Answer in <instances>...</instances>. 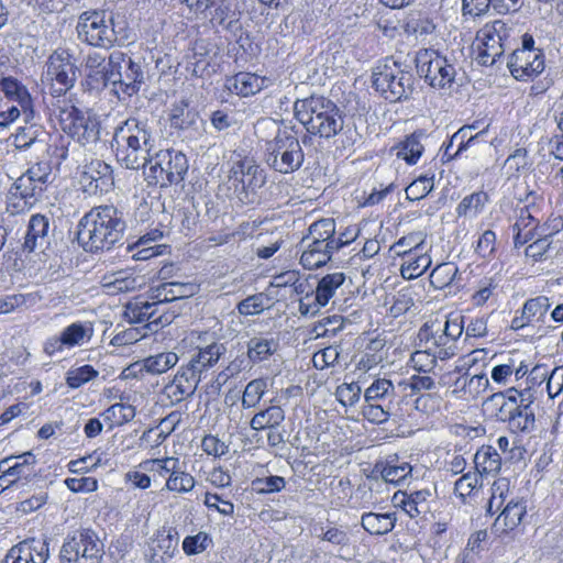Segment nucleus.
<instances>
[{
  "label": "nucleus",
  "instance_id": "f257e3e1",
  "mask_svg": "<svg viewBox=\"0 0 563 563\" xmlns=\"http://www.w3.org/2000/svg\"><path fill=\"white\" fill-rule=\"evenodd\" d=\"M114 140L118 162L128 169L143 168L148 186L167 188L184 181L189 168L187 156L173 148L151 154L154 136L147 121L128 119L117 129Z\"/></svg>",
  "mask_w": 563,
  "mask_h": 563
},
{
  "label": "nucleus",
  "instance_id": "f03ea898",
  "mask_svg": "<svg viewBox=\"0 0 563 563\" xmlns=\"http://www.w3.org/2000/svg\"><path fill=\"white\" fill-rule=\"evenodd\" d=\"M125 229L123 211L113 205H101L79 220L77 241L86 252L108 251L122 240Z\"/></svg>",
  "mask_w": 563,
  "mask_h": 563
},
{
  "label": "nucleus",
  "instance_id": "7ed1b4c3",
  "mask_svg": "<svg viewBox=\"0 0 563 563\" xmlns=\"http://www.w3.org/2000/svg\"><path fill=\"white\" fill-rule=\"evenodd\" d=\"M296 119L307 132L322 139H331L342 130L343 114L339 107L322 96L297 100L294 106Z\"/></svg>",
  "mask_w": 563,
  "mask_h": 563
},
{
  "label": "nucleus",
  "instance_id": "20e7f679",
  "mask_svg": "<svg viewBox=\"0 0 563 563\" xmlns=\"http://www.w3.org/2000/svg\"><path fill=\"white\" fill-rule=\"evenodd\" d=\"M399 383L387 378L375 379L364 391L363 417L371 423L380 424L396 416L404 402V391Z\"/></svg>",
  "mask_w": 563,
  "mask_h": 563
},
{
  "label": "nucleus",
  "instance_id": "39448f33",
  "mask_svg": "<svg viewBox=\"0 0 563 563\" xmlns=\"http://www.w3.org/2000/svg\"><path fill=\"white\" fill-rule=\"evenodd\" d=\"M490 490L492 495L486 512L490 516L499 512L492 530L498 536L506 534L521 523L527 514L526 500L519 497H510V482L506 477L496 479Z\"/></svg>",
  "mask_w": 563,
  "mask_h": 563
},
{
  "label": "nucleus",
  "instance_id": "423d86ee",
  "mask_svg": "<svg viewBox=\"0 0 563 563\" xmlns=\"http://www.w3.org/2000/svg\"><path fill=\"white\" fill-rule=\"evenodd\" d=\"M372 77L376 91L389 102L407 100L413 91V75L393 57L377 65Z\"/></svg>",
  "mask_w": 563,
  "mask_h": 563
},
{
  "label": "nucleus",
  "instance_id": "0eeeda50",
  "mask_svg": "<svg viewBox=\"0 0 563 563\" xmlns=\"http://www.w3.org/2000/svg\"><path fill=\"white\" fill-rule=\"evenodd\" d=\"M76 31L82 43L106 49L113 47L121 34V29H118L112 14L97 10L82 12Z\"/></svg>",
  "mask_w": 563,
  "mask_h": 563
},
{
  "label": "nucleus",
  "instance_id": "6e6552de",
  "mask_svg": "<svg viewBox=\"0 0 563 563\" xmlns=\"http://www.w3.org/2000/svg\"><path fill=\"white\" fill-rule=\"evenodd\" d=\"M230 180L242 205L251 206L260 202L258 190L266 184V174L255 159L244 157L233 163Z\"/></svg>",
  "mask_w": 563,
  "mask_h": 563
},
{
  "label": "nucleus",
  "instance_id": "1a4fd4ad",
  "mask_svg": "<svg viewBox=\"0 0 563 563\" xmlns=\"http://www.w3.org/2000/svg\"><path fill=\"white\" fill-rule=\"evenodd\" d=\"M103 543L92 529H78L67 534L59 552L60 563H101Z\"/></svg>",
  "mask_w": 563,
  "mask_h": 563
},
{
  "label": "nucleus",
  "instance_id": "9d476101",
  "mask_svg": "<svg viewBox=\"0 0 563 563\" xmlns=\"http://www.w3.org/2000/svg\"><path fill=\"white\" fill-rule=\"evenodd\" d=\"M305 159L299 140L287 131L278 132L266 143L265 162L276 172L289 174L298 170Z\"/></svg>",
  "mask_w": 563,
  "mask_h": 563
},
{
  "label": "nucleus",
  "instance_id": "9b49d317",
  "mask_svg": "<svg viewBox=\"0 0 563 563\" xmlns=\"http://www.w3.org/2000/svg\"><path fill=\"white\" fill-rule=\"evenodd\" d=\"M143 81L144 71L140 63L120 51H114L109 55L103 85H119L124 93L132 96L140 90Z\"/></svg>",
  "mask_w": 563,
  "mask_h": 563
},
{
  "label": "nucleus",
  "instance_id": "f8f14e48",
  "mask_svg": "<svg viewBox=\"0 0 563 563\" xmlns=\"http://www.w3.org/2000/svg\"><path fill=\"white\" fill-rule=\"evenodd\" d=\"M415 63L419 76L432 87L444 88L454 81L455 67L433 48L419 49Z\"/></svg>",
  "mask_w": 563,
  "mask_h": 563
},
{
  "label": "nucleus",
  "instance_id": "ddd939ff",
  "mask_svg": "<svg viewBox=\"0 0 563 563\" xmlns=\"http://www.w3.org/2000/svg\"><path fill=\"white\" fill-rule=\"evenodd\" d=\"M60 129L81 145L95 144L99 140L100 124L96 118L86 115L74 106L59 111Z\"/></svg>",
  "mask_w": 563,
  "mask_h": 563
},
{
  "label": "nucleus",
  "instance_id": "4468645a",
  "mask_svg": "<svg viewBox=\"0 0 563 563\" xmlns=\"http://www.w3.org/2000/svg\"><path fill=\"white\" fill-rule=\"evenodd\" d=\"M124 314L130 323H144L143 328L152 332L170 324L177 316L175 311L164 309L158 300L129 302Z\"/></svg>",
  "mask_w": 563,
  "mask_h": 563
},
{
  "label": "nucleus",
  "instance_id": "2eb2a0df",
  "mask_svg": "<svg viewBox=\"0 0 563 563\" xmlns=\"http://www.w3.org/2000/svg\"><path fill=\"white\" fill-rule=\"evenodd\" d=\"M46 78L52 81L53 91L63 95L74 87L77 79V66L67 48H57L46 63Z\"/></svg>",
  "mask_w": 563,
  "mask_h": 563
},
{
  "label": "nucleus",
  "instance_id": "dca6fc26",
  "mask_svg": "<svg viewBox=\"0 0 563 563\" xmlns=\"http://www.w3.org/2000/svg\"><path fill=\"white\" fill-rule=\"evenodd\" d=\"M53 181L52 167L48 163L41 162L32 165L12 184L14 192L24 199L37 202L42 199L48 185Z\"/></svg>",
  "mask_w": 563,
  "mask_h": 563
},
{
  "label": "nucleus",
  "instance_id": "f3484780",
  "mask_svg": "<svg viewBox=\"0 0 563 563\" xmlns=\"http://www.w3.org/2000/svg\"><path fill=\"white\" fill-rule=\"evenodd\" d=\"M507 37V26L503 21H494L482 30V43L478 45L476 60L483 66H493L505 52L504 41Z\"/></svg>",
  "mask_w": 563,
  "mask_h": 563
},
{
  "label": "nucleus",
  "instance_id": "a211bd4d",
  "mask_svg": "<svg viewBox=\"0 0 563 563\" xmlns=\"http://www.w3.org/2000/svg\"><path fill=\"white\" fill-rule=\"evenodd\" d=\"M177 551V532L173 529L162 528L145 543L143 559L147 563H168Z\"/></svg>",
  "mask_w": 563,
  "mask_h": 563
},
{
  "label": "nucleus",
  "instance_id": "6ab92c4d",
  "mask_svg": "<svg viewBox=\"0 0 563 563\" xmlns=\"http://www.w3.org/2000/svg\"><path fill=\"white\" fill-rule=\"evenodd\" d=\"M507 66L517 80L527 81L544 70V54L542 51L515 49Z\"/></svg>",
  "mask_w": 563,
  "mask_h": 563
},
{
  "label": "nucleus",
  "instance_id": "aec40b11",
  "mask_svg": "<svg viewBox=\"0 0 563 563\" xmlns=\"http://www.w3.org/2000/svg\"><path fill=\"white\" fill-rule=\"evenodd\" d=\"M49 558V543L46 539L29 538L13 545L3 563H46Z\"/></svg>",
  "mask_w": 563,
  "mask_h": 563
},
{
  "label": "nucleus",
  "instance_id": "412c9836",
  "mask_svg": "<svg viewBox=\"0 0 563 563\" xmlns=\"http://www.w3.org/2000/svg\"><path fill=\"white\" fill-rule=\"evenodd\" d=\"M201 376L196 373L190 366L183 365L177 371L174 379L164 388V395L170 400L172 404H178L191 397Z\"/></svg>",
  "mask_w": 563,
  "mask_h": 563
},
{
  "label": "nucleus",
  "instance_id": "4be33fe9",
  "mask_svg": "<svg viewBox=\"0 0 563 563\" xmlns=\"http://www.w3.org/2000/svg\"><path fill=\"white\" fill-rule=\"evenodd\" d=\"M146 280L143 275L135 274L129 269H121L104 274L101 278V287L109 296L135 291L145 286Z\"/></svg>",
  "mask_w": 563,
  "mask_h": 563
},
{
  "label": "nucleus",
  "instance_id": "5701e85b",
  "mask_svg": "<svg viewBox=\"0 0 563 563\" xmlns=\"http://www.w3.org/2000/svg\"><path fill=\"white\" fill-rule=\"evenodd\" d=\"M112 168L101 159H93L85 166L80 181L87 191L107 192L113 187Z\"/></svg>",
  "mask_w": 563,
  "mask_h": 563
},
{
  "label": "nucleus",
  "instance_id": "b1692460",
  "mask_svg": "<svg viewBox=\"0 0 563 563\" xmlns=\"http://www.w3.org/2000/svg\"><path fill=\"white\" fill-rule=\"evenodd\" d=\"M0 88L7 99L16 102L23 109L25 123L34 119V106L27 88L16 78L9 76L0 79Z\"/></svg>",
  "mask_w": 563,
  "mask_h": 563
},
{
  "label": "nucleus",
  "instance_id": "393cba45",
  "mask_svg": "<svg viewBox=\"0 0 563 563\" xmlns=\"http://www.w3.org/2000/svg\"><path fill=\"white\" fill-rule=\"evenodd\" d=\"M150 298L158 300L164 309L167 302L195 296L199 291L196 283L165 282L151 288Z\"/></svg>",
  "mask_w": 563,
  "mask_h": 563
},
{
  "label": "nucleus",
  "instance_id": "a878e982",
  "mask_svg": "<svg viewBox=\"0 0 563 563\" xmlns=\"http://www.w3.org/2000/svg\"><path fill=\"white\" fill-rule=\"evenodd\" d=\"M227 344L217 340L210 343L198 344L196 353L191 356L187 365L201 376L219 362L227 353Z\"/></svg>",
  "mask_w": 563,
  "mask_h": 563
},
{
  "label": "nucleus",
  "instance_id": "bb28decb",
  "mask_svg": "<svg viewBox=\"0 0 563 563\" xmlns=\"http://www.w3.org/2000/svg\"><path fill=\"white\" fill-rule=\"evenodd\" d=\"M517 389L494 393L484 401L485 410L497 421L507 422L517 409Z\"/></svg>",
  "mask_w": 563,
  "mask_h": 563
},
{
  "label": "nucleus",
  "instance_id": "cd10ccee",
  "mask_svg": "<svg viewBox=\"0 0 563 563\" xmlns=\"http://www.w3.org/2000/svg\"><path fill=\"white\" fill-rule=\"evenodd\" d=\"M301 250L300 264L306 269H317L325 265L335 251L329 243H318L301 239L299 243Z\"/></svg>",
  "mask_w": 563,
  "mask_h": 563
},
{
  "label": "nucleus",
  "instance_id": "c85d7f7f",
  "mask_svg": "<svg viewBox=\"0 0 563 563\" xmlns=\"http://www.w3.org/2000/svg\"><path fill=\"white\" fill-rule=\"evenodd\" d=\"M431 497L429 489L413 490L410 493H397L394 500L406 511L410 518H416L429 510L428 499Z\"/></svg>",
  "mask_w": 563,
  "mask_h": 563
},
{
  "label": "nucleus",
  "instance_id": "c756f323",
  "mask_svg": "<svg viewBox=\"0 0 563 563\" xmlns=\"http://www.w3.org/2000/svg\"><path fill=\"white\" fill-rule=\"evenodd\" d=\"M49 218L43 214H33L29 221L24 249L33 252L36 247L48 244Z\"/></svg>",
  "mask_w": 563,
  "mask_h": 563
},
{
  "label": "nucleus",
  "instance_id": "7c9ffc66",
  "mask_svg": "<svg viewBox=\"0 0 563 563\" xmlns=\"http://www.w3.org/2000/svg\"><path fill=\"white\" fill-rule=\"evenodd\" d=\"M278 347V339L271 334L253 336L247 342L249 361L253 364L264 362L274 355Z\"/></svg>",
  "mask_w": 563,
  "mask_h": 563
},
{
  "label": "nucleus",
  "instance_id": "2f4dec72",
  "mask_svg": "<svg viewBox=\"0 0 563 563\" xmlns=\"http://www.w3.org/2000/svg\"><path fill=\"white\" fill-rule=\"evenodd\" d=\"M200 117L198 111L189 107L188 102L181 100L175 103L170 110V126L180 131L198 130Z\"/></svg>",
  "mask_w": 563,
  "mask_h": 563
},
{
  "label": "nucleus",
  "instance_id": "473e14b6",
  "mask_svg": "<svg viewBox=\"0 0 563 563\" xmlns=\"http://www.w3.org/2000/svg\"><path fill=\"white\" fill-rule=\"evenodd\" d=\"M264 78L252 73H239L227 79L225 87L242 97L255 95L264 88Z\"/></svg>",
  "mask_w": 563,
  "mask_h": 563
},
{
  "label": "nucleus",
  "instance_id": "72a5a7b5",
  "mask_svg": "<svg viewBox=\"0 0 563 563\" xmlns=\"http://www.w3.org/2000/svg\"><path fill=\"white\" fill-rule=\"evenodd\" d=\"M474 464L479 475L495 476L501 470L503 461L496 448L482 445L474 455Z\"/></svg>",
  "mask_w": 563,
  "mask_h": 563
},
{
  "label": "nucleus",
  "instance_id": "f704fd0d",
  "mask_svg": "<svg viewBox=\"0 0 563 563\" xmlns=\"http://www.w3.org/2000/svg\"><path fill=\"white\" fill-rule=\"evenodd\" d=\"M48 133L34 123L18 129L14 134V146L20 151H26L33 146L44 147Z\"/></svg>",
  "mask_w": 563,
  "mask_h": 563
},
{
  "label": "nucleus",
  "instance_id": "c9c22d12",
  "mask_svg": "<svg viewBox=\"0 0 563 563\" xmlns=\"http://www.w3.org/2000/svg\"><path fill=\"white\" fill-rule=\"evenodd\" d=\"M485 133L486 129L474 135L470 134V128L459 129L445 145L443 157H446L448 161L459 157L463 151L474 145Z\"/></svg>",
  "mask_w": 563,
  "mask_h": 563
},
{
  "label": "nucleus",
  "instance_id": "e433bc0d",
  "mask_svg": "<svg viewBox=\"0 0 563 563\" xmlns=\"http://www.w3.org/2000/svg\"><path fill=\"white\" fill-rule=\"evenodd\" d=\"M396 521V512H365L362 515L361 526L371 534L383 536L395 528Z\"/></svg>",
  "mask_w": 563,
  "mask_h": 563
},
{
  "label": "nucleus",
  "instance_id": "4c0bfd02",
  "mask_svg": "<svg viewBox=\"0 0 563 563\" xmlns=\"http://www.w3.org/2000/svg\"><path fill=\"white\" fill-rule=\"evenodd\" d=\"M429 247L424 251L411 252L402 257L400 272L404 278L415 279L421 276L431 265V257L428 254Z\"/></svg>",
  "mask_w": 563,
  "mask_h": 563
},
{
  "label": "nucleus",
  "instance_id": "58836bf2",
  "mask_svg": "<svg viewBox=\"0 0 563 563\" xmlns=\"http://www.w3.org/2000/svg\"><path fill=\"white\" fill-rule=\"evenodd\" d=\"M180 422V413L178 412H172L165 418L161 420L158 426L156 427L157 432V439L152 440V434L154 432L153 428H150L143 432V434L140 438L141 445L147 444L151 448H157L159 446L167 437L176 429L177 424Z\"/></svg>",
  "mask_w": 563,
  "mask_h": 563
},
{
  "label": "nucleus",
  "instance_id": "ea45409f",
  "mask_svg": "<svg viewBox=\"0 0 563 563\" xmlns=\"http://www.w3.org/2000/svg\"><path fill=\"white\" fill-rule=\"evenodd\" d=\"M489 202V196L483 190L465 196L455 208L459 218H477Z\"/></svg>",
  "mask_w": 563,
  "mask_h": 563
},
{
  "label": "nucleus",
  "instance_id": "a19ab883",
  "mask_svg": "<svg viewBox=\"0 0 563 563\" xmlns=\"http://www.w3.org/2000/svg\"><path fill=\"white\" fill-rule=\"evenodd\" d=\"M285 420V411L279 406H269L255 413L250 421V427L255 430L275 429Z\"/></svg>",
  "mask_w": 563,
  "mask_h": 563
},
{
  "label": "nucleus",
  "instance_id": "79ce46f5",
  "mask_svg": "<svg viewBox=\"0 0 563 563\" xmlns=\"http://www.w3.org/2000/svg\"><path fill=\"white\" fill-rule=\"evenodd\" d=\"M506 423L514 433H530L536 428L534 411L528 409V404H517V409Z\"/></svg>",
  "mask_w": 563,
  "mask_h": 563
},
{
  "label": "nucleus",
  "instance_id": "37998d69",
  "mask_svg": "<svg viewBox=\"0 0 563 563\" xmlns=\"http://www.w3.org/2000/svg\"><path fill=\"white\" fill-rule=\"evenodd\" d=\"M16 460L13 465H10L3 471L5 476L29 477L33 473V466L36 463V457L32 452H25L18 456H9L0 462V467L9 464L10 461Z\"/></svg>",
  "mask_w": 563,
  "mask_h": 563
},
{
  "label": "nucleus",
  "instance_id": "c03bdc74",
  "mask_svg": "<svg viewBox=\"0 0 563 563\" xmlns=\"http://www.w3.org/2000/svg\"><path fill=\"white\" fill-rule=\"evenodd\" d=\"M92 327L89 323L74 322L66 327L60 332V335L63 343L66 344V349H73L88 342L92 336Z\"/></svg>",
  "mask_w": 563,
  "mask_h": 563
},
{
  "label": "nucleus",
  "instance_id": "a18cd8bd",
  "mask_svg": "<svg viewBox=\"0 0 563 563\" xmlns=\"http://www.w3.org/2000/svg\"><path fill=\"white\" fill-rule=\"evenodd\" d=\"M423 136L424 133L422 131H416L407 136L398 145L397 157L405 159L410 165L416 164L424 150V146L421 144Z\"/></svg>",
  "mask_w": 563,
  "mask_h": 563
},
{
  "label": "nucleus",
  "instance_id": "49530a36",
  "mask_svg": "<svg viewBox=\"0 0 563 563\" xmlns=\"http://www.w3.org/2000/svg\"><path fill=\"white\" fill-rule=\"evenodd\" d=\"M179 361L175 352H162L142 361V369L153 375H161L173 368Z\"/></svg>",
  "mask_w": 563,
  "mask_h": 563
},
{
  "label": "nucleus",
  "instance_id": "de8ad7c7",
  "mask_svg": "<svg viewBox=\"0 0 563 563\" xmlns=\"http://www.w3.org/2000/svg\"><path fill=\"white\" fill-rule=\"evenodd\" d=\"M335 235V222L331 218H323L310 224L308 233L302 238L318 243L333 245Z\"/></svg>",
  "mask_w": 563,
  "mask_h": 563
},
{
  "label": "nucleus",
  "instance_id": "09e8293b",
  "mask_svg": "<svg viewBox=\"0 0 563 563\" xmlns=\"http://www.w3.org/2000/svg\"><path fill=\"white\" fill-rule=\"evenodd\" d=\"M551 307V301L547 296H537L526 300L522 306V313L531 324L544 323L547 313Z\"/></svg>",
  "mask_w": 563,
  "mask_h": 563
},
{
  "label": "nucleus",
  "instance_id": "8fccbe9b",
  "mask_svg": "<svg viewBox=\"0 0 563 563\" xmlns=\"http://www.w3.org/2000/svg\"><path fill=\"white\" fill-rule=\"evenodd\" d=\"M427 345L431 346V351H434L439 360H448L456 354L457 346L456 342L446 336V333L442 330H438L427 336Z\"/></svg>",
  "mask_w": 563,
  "mask_h": 563
},
{
  "label": "nucleus",
  "instance_id": "3c124183",
  "mask_svg": "<svg viewBox=\"0 0 563 563\" xmlns=\"http://www.w3.org/2000/svg\"><path fill=\"white\" fill-rule=\"evenodd\" d=\"M427 234L422 231L411 232L400 238L393 246L391 250L398 256L405 257L411 252L424 251Z\"/></svg>",
  "mask_w": 563,
  "mask_h": 563
},
{
  "label": "nucleus",
  "instance_id": "603ef678",
  "mask_svg": "<svg viewBox=\"0 0 563 563\" xmlns=\"http://www.w3.org/2000/svg\"><path fill=\"white\" fill-rule=\"evenodd\" d=\"M195 477L178 464L174 473L166 479L164 489L178 494H186L191 492L195 488Z\"/></svg>",
  "mask_w": 563,
  "mask_h": 563
},
{
  "label": "nucleus",
  "instance_id": "864d4df0",
  "mask_svg": "<svg viewBox=\"0 0 563 563\" xmlns=\"http://www.w3.org/2000/svg\"><path fill=\"white\" fill-rule=\"evenodd\" d=\"M467 368L465 366H455L453 369L443 373L440 377V384L451 389L457 397H464L465 380L467 379Z\"/></svg>",
  "mask_w": 563,
  "mask_h": 563
},
{
  "label": "nucleus",
  "instance_id": "5fc2aeb1",
  "mask_svg": "<svg viewBox=\"0 0 563 563\" xmlns=\"http://www.w3.org/2000/svg\"><path fill=\"white\" fill-rule=\"evenodd\" d=\"M345 282V275L341 272L327 274L323 276L316 288L319 294V301H323L327 306L330 299L334 296L336 289Z\"/></svg>",
  "mask_w": 563,
  "mask_h": 563
},
{
  "label": "nucleus",
  "instance_id": "6e6d98bb",
  "mask_svg": "<svg viewBox=\"0 0 563 563\" xmlns=\"http://www.w3.org/2000/svg\"><path fill=\"white\" fill-rule=\"evenodd\" d=\"M266 390L267 380L265 378H256L251 380L244 389L242 396V407L244 409L255 408L260 404Z\"/></svg>",
  "mask_w": 563,
  "mask_h": 563
},
{
  "label": "nucleus",
  "instance_id": "4d7b16f0",
  "mask_svg": "<svg viewBox=\"0 0 563 563\" xmlns=\"http://www.w3.org/2000/svg\"><path fill=\"white\" fill-rule=\"evenodd\" d=\"M106 421H111L117 426H122L132 421L135 417V408L129 404H113L106 409L102 415Z\"/></svg>",
  "mask_w": 563,
  "mask_h": 563
},
{
  "label": "nucleus",
  "instance_id": "13d9d810",
  "mask_svg": "<svg viewBox=\"0 0 563 563\" xmlns=\"http://www.w3.org/2000/svg\"><path fill=\"white\" fill-rule=\"evenodd\" d=\"M343 327V317L339 314L328 316L314 323L311 333L314 334V338H330L341 331Z\"/></svg>",
  "mask_w": 563,
  "mask_h": 563
},
{
  "label": "nucleus",
  "instance_id": "bf43d9fd",
  "mask_svg": "<svg viewBox=\"0 0 563 563\" xmlns=\"http://www.w3.org/2000/svg\"><path fill=\"white\" fill-rule=\"evenodd\" d=\"M457 273V267L453 263H442L435 266L430 274V283L439 289L452 284Z\"/></svg>",
  "mask_w": 563,
  "mask_h": 563
},
{
  "label": "nucleus",
  "instance_id": "052dcab7",
  "mask_svg": "<svg viewBox=\"0 0 563 563\" xmlns=\"http://www.w3.org/2000/svg\"><path fill=\"white\" fill-rule=\"evenodd\" d=\"M211 22H216L225 30H234L238 26L239 20L235 19V12L231 9L225 0H219L218 4L213 5Z\"/></svg>",
  "mask_w": 563,
  "mask_h": 563
},
{
  "label": "nucleus",
  "instance_id": "680f3d73",
  "mask_svg": "<svg viewBox=\"0 0 563 563\" xmlns=\"http://www.w3.org/2000/svg\"><path fill=\"white\" fill-rule=\"evenodd\" d=\"M434 187V175L420 176L415 179L407 188L406 196L409 200L416 201L429 195Z\"/></svg>",
  "mask_w": 563,
  "mask_h": 563
},
{
  "label": "nucleus",
  "instance_id": "e2e57ef3",
  "mask_svg": "<svg viewBox=\"0 0 563 563\" xmlns=\"http://www.w3.org/2000/svg\"><path fill=\"white\" fill-rule=\"evenodd\" d=\"M97 376L98 371H96L91 365H82L77 368H70L67 372L66 384L69 388L76 389Z\"/></svg>",
  "mask_w": 563,
  "mask_h": 563
},
{
  "label": "nucleus",
  "instance_id": "0e129e2a",
  "mask_svg": "<svg viewBox=\"0 0 563 563\" xmlns=\"http://www.w3.org/2000/svg\"><path fill=\"white\" fill-rule=\"evenodd\" d=\"M85 69L88 71V77L101 80L103 82V75L108 68L106 57L98 52H89L84 59Z\"/></svg>",
  "mask_w": 563,
  "mask_h": 563
},
{
  "label": "nucleus",
  "instance_id": "69168bd1",
  "mask_svg": "<svg viewBox=\"0 0 563 563\" xmlns=\"http://www.w3.org/2000/svg\"><path fill=\"white\" fill-rule=\"evenodd\" d=\"M178 464H180L178 457L168 456L164 459H153L146 461L143 463V467L148 472H153L154 474L165 477L166 475L170 476Z\"/></svg>",
  "mask_w": 563,
  "mask_h": 563
},
{
  "label": "nucleus",
  "instance_id": "338daca9",
  "mask_svg": "<svg viewBox=\"0 0 563 563\" xmlns=\"http://www.w3.org/2000/svg\"><path fill=\"white\" fill-rule=\"evenodd\" d=\"M412 471L410 464L402 462L400 464L388 461L383 467L380 474L385 482L398 484L404 481Z\"/></svg>",
  "mask_w": 563,
  "mask_h": 563
},
{
  "label": "nucleus",
  "instance_id": "774afa93",
  "mask_svg": "<svg viewBox=\"0 0 563 563\" xmlns=\"http://www.w3.org/2000/svg\"><path fill=\"white\" fill-rule=\"evenodd\" d=\"M489 379L485 374H475L465 380L464 398L476 399L482 396L489 387Z\"/></svg>",
  "mask_w": 563,
  "mask_h": 563
}]
</instances>
